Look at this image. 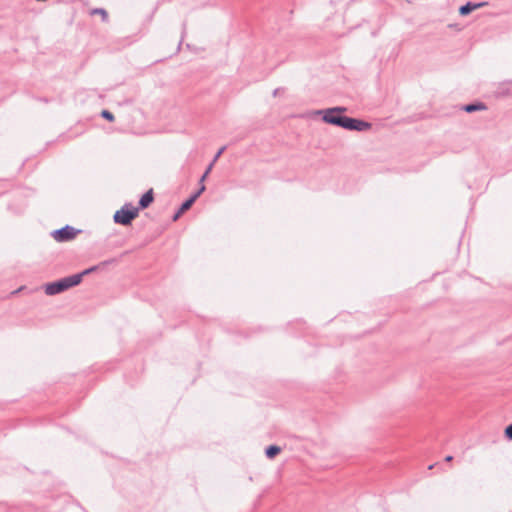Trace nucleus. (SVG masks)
Masks as SVG:
<instances>
[{
    "instance_id": "nucleus-1",
    "label": "nucleus",
    "mask_w": 512,
    "mask_h": 512,
    "mask_svg": "<svg viewBox=\"0 0 512 512\" xmlns=\"http://www.w3.org/2000/svg\"><path fill=\"white\" fill-rule=\"evenodd\" d=\"M347 111L344 106H336L318 111L322 114V120L330 125L341 127L349 131L363 132L371 129L372 124L357 118L343 115Z\"/></svg>"
},
{
    "instance_id": "nucleus-2",
    "label": "nucleus",
    "mask_w": 512,
    "mask_h": 512,
    "mask_svg": "<svg viewBox=\"0 0 512 512\" xmlns=\"http://www.w3.org/2000/svg\"><path fill=\"white\" fill-rule=\"evenodd\" d=\"M80 275H70L59 280L47 283L45 285V293L49 296L60 294L69 288L80 284Z\"/></svg>"
},
{
    "instance_id": "nucleus-3",
    "label": "nucleus",
    "mask_w": 512,
    "mask_h": 512,
    "mask_svg": "<svg viewBox=\"0 0 512 512\" xmlns=\"http://www.w3.org/2000/svg\"><path fill=\"white\" fill-rule=\"evenodd\" d=\"M139 208L134 207L131 203H126L113 216L116 224L128 226L138 216Z\"/></svg>"
},
{
    "instance_id": "nucleus-4",
    "label": "nucleus",
    "mask_w": 512,
    "mask_h": 512,
    "mask_svg": "<svg viewBox=\"0 0 512 512\" xmlns=\"http://www.w3.org/2000/svg\"><path fill=\"white\" fill-rule=\"evenodd\" d=\"M80 230L75 229L70 225H66L60 229L54 230L51 235L57 242H67L74 239Z\"/></svg>"
},
{
    "instance_id": "nucleus-5",
    "label": "nucleus",
    "mask_w": 512,
    "mask_h": 512,
    "mask_svg": "<svg viewBox=\"0 0 512 512\" xmlns=\"http://www.w3.org/2000/svg\"><path fill=\"white\" fill-rule=\"evenodd\" d=\"M205 191V185H200V188L193 193L188 199H186L180 206V212H186L189 210L192 205L195 203V201L198 199V197Z\"/></svg>"
},
{
    "instance_id": "nucleus-6",
    "label": "nucleus",
    "mask_w": 512,
    "mask_h": 512,
    "mask_svg": "<svg viewBox=\"0 0 512 512\" xmlns=\"http://www.w3.org/2000/svg\"><path fill=\"white\" fill-rule=\"evenodd\" d=\"M487 5V2H478V3H474V2H467L466 4L460 6L459 8V14L461 16H467L469 15L472 11L476 10V9H479L481 7H484Z\"/></svg>"
},
{
    "instance_id": "nucleus-7",
    "label": "nucleus",
    "mask_w": 512,
    "mask_h": 512,
    "mask_svg": "<svg viewBox=\"0 0 512 512\" xmlns=\"http://www.w3.org/2000/svg\"><path fill=\"white\" fill-rule=\"evenodd\" d=\"M117 262V259H109V260H105L103 262H101L99 265H95V266H92L90 268H87L85 269L84 271L80 272V273H77L76 275H80V283L82 282V279L85 275H88L96 270H98L100 267H104L106 265H109V264H113V263H116Z\"/></svg>"
},
{
    "instance_id": "nucleus-8",
    "label": "nucleus",
    "mask_w": 512,
    "mask_h": 512,
    "mask_svg": "<svg viewBox=\"0 0 512 512\" xmlns=\"http://www.w3.org/2000/svg\"><path fill=\"white\" fill-rule=\"evenodd\" d=\"M154 200V196H153V191L152 189H150L149 191H147L146 193H144L138 204H139V209H145L147 208Z\"/></svg>"
},
{
    "instance_id": "nucleus-9",
    "label": "nucleus",
    "mask_w": 512,
    "mask_h": 512,
    "mask_svg": "<svg viewBox=\"0 0 512 512\" xmlns=\"http://www.w3.org/2000/svg\"><path fill=\"white\" fill-rule=\"evenodd\" d=\"M486 109H487V106L483 102H473V103L466 104L462 107V110H464L467 113L483 111Z\"/></svg>"
},
{
    "instance_id": "nucleus-10",
    "label": "nucleus",
    "mask_w": 512,
    "mask_h": 512,
    "mask_svg": "<svg viewBox=\"0 0 512 512\" xmlns=\"http://www.w3.org/2000/svg\"><path fill=\"white\" fill-rule=\"evenodd\" d=\"M281 452V448L277 445H270L265 449V455L267 458L272 459Z\"/></svg>"
},
{
    "instance_id": "nucleus-11",
    "label": "nucleus",
    "mask_w": 512,
    "mask_h": 512,
    "mask_svg": "<svg viewBox=\"0 0 512 512\" xmlns=\"http://www.w3.org/2000/svg\"><path fill=\"white\" fill-rule=\"evenodd\" d=\"M95 14H98V16H101L102 17V21L103 22H107L108 21V13L105 9L103 8H94L91 10V15H95Z\"/></svg>"
},
{
    "instance_id": "nucleus-12",
    "label": "nucleus",
    "mask_w": 512,
    "mask_h": 512,
    "mask_svg": "<svg viewBox=\"0 0 512 512\" xmlns=\"http://www.w3.org/2000/svg\"><path fill=\"white\" fill-rule=\"evenodd\" d=\"M101 116L109 122L114 121V115L109 110H102Z\"/></svg>"
},
{
    "instance_id": "nucleus-13",
    "label": "nucleus",
    "mask_w": 512,
    "mask_h": 512,
    "mask_svg": "<svg viewBox=\"0 0 512 512\" xmlns=\"http://www.w3.org/2000/svg\"><path fill=\"white\" fill-rule=\"evenodd\" d=\"M212 167H213V163H210L209 166L207 167L206 171L204 172V174L201 176V178H200V184L201 185L203 184L204 180L206 179V177L208 176V174L212 170Z\"/></svg>"
},
{
    "instance_id": "nucleus-14",
    "label": "nucleus",
    "mask_w": 512,
    "mask_h": 512,
    "mask_svg": "<svg viewBox=\"0 0 512 512\" xmlns=\"http://www.w3.org/2000/svg\"><path fill=\"white\" fill-rule=\"evenodd\" d=\"M504 433L507 439L512 440V423L505 428Z\"/></svg>"
},
{
    "instance_id": "nucleus-15",
    "label": "nucleus",
    "mask_w": 512,
    "mask_h": 512,
    "mask_svg": "<svg viewBox=\"0 0 512 512\" xmlns=\"http://www.w3.org/2000/svg\"><path fill=\"white\" fill-rule=\"evenodd\" d=\"M225 149H226V146L221 147V148L218 150V152L215 154V156H214V158H213V160H212V162H211V163H213V164H214V163L219 159V157L223 154V152L225 151Z\"/></svg>"
},
{
    "instance_id": "nucleus-16",
    "label": "nucleus",
    "mask_w": 512,
    "mask_h": 512,
    "mask_svg": "<svg viewBox=\"0 0 512 512\" xmlns=\"http://www.w3.org/2000/svg\"><path fill=\"white\" fill-rule=\"evenodd\" d=\"M497 93H498L499 95H506V94H508V93H509V89H508V88H506V85H505V84H503V85H501V86L498 88Z\"/></svg>"
},
{
    "instance_id": "nucleus-17",
    "label": "nucleus",
    "mask_w": 512,
    "mask_h": 512,
    "mask_svg": "<svg viewBox=\"0 0 512 512\" xmlns=\"http://www.w3.org/2000/svg\"><path fill=\"white\" fill-rule=\"evenodd\" d=\"M184 212H180V208L178 209V211L175 213V215L173 216V220H177Z\"/></svg>"
},
{
    "instance_id": "nucleus-18",
    "label": "nucleus",
    "mask_w": 512,
    "mask_h": 512,
    "mask_svg": "<svg viewBox=\"0 0 512 512\" xmlns=\"http://www.w3.org/2000/svg\"><path fill=\"white\" fill-rule=\"evenodd\" d=\"M452 459H453V457L451 455H448L445 457L446 462H450V461H452Z\"/></svg>"
},
{
    "instance_id": "nucleus-19",
    "label": "nucleus",
    "mask_w": 512,
    "mask_h": 512,
    "mask_svg": "<svg viewBox=\"0 0 512 512\" xmlns=\"http://www.w3.org/2000/svg\"><path fill=\"white\" fill-rule=\"evenodd\" d=\"M280 91V88H276L274 91H273V96H277L278 93Z\"/></svg>"
},
{
    "instance_id": "nucleus-20",
    "label": "nucleus",
    "mask_w": 512,
    "mask_h": 512,
    "mask_svg": "<svg viewBox=\"0 0 512 512\" xmlns=\"http://www.w3.org/2000/svg\"><path fill=\"white\" fill-rule=\"evenodd\" d=\"M22 288L18 289V290H15L12 292V294H17Z\"/></svg>"
}]
</instances>
